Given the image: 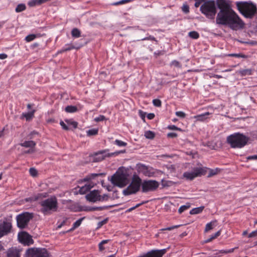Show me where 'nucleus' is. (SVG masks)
Masks as SVG:
<instances>
[{
    "instance_id": "obj_1",
    "label": "nucleus",
    "mask_w": 257,
    "mask_h": 257,
    "mask_svg": "<svg viewBox=\"0 0 257 257\" xmlns=\"http://www.w3.org/2000/svg\"><path fill=\"white\" fill-rule=\"evenodd\" d=\"M217 6L219 12L217 15L216 23L226 26L234 12L226 0H217Z\"/></svg>"
},
{
    "instance_id": "obj_2",
    "label": "nucleus",
    "mask_w": 257,
    "mask_h": 257,
    "mask_svg": "<svg viewBox=\"0 0 257 257\" xmlns=\"http://www.w3.org/2000/svg\"><path fill=\"white\" fill-rule=\"evenodd\" d=\"M239 12L246 18L252 19L257 14V8L251 2H240L236 3Z\"/></svg>"
},
{
    "instance_id": "obj_3",
    "label": "nucleus",
    "mask_w": 257,
    "mask_h": 257,
    "mask_svg": "<svg viewBox=\"0 0 257 257\" xmlns=\"http://www.w3.org/2000/svg\"><path fill=\"white\" fill-rule=\"evenodd\" d=\"M249 138L242 134L234 133L227 137L226 142L232 148H241L245 146Z\"/></svg>"
},
{
    "instance_id": "obj_4",
    "label": "nucleus",
    "mask_w": 257,
    "mask_h": 257,
    "mask_svg": "<svg viewBox=\"0 0 257 257\" xmlns=\"http://www.w3.org/2000/svg\"><path fill=\"white\" fill-rule=\"evenodd\" d=\"M40 204L41 206L40 211L44 215L50 214L52 212L56 211L58 209V202L55 196L41 201Z\"/></svg>"
},
{
    "instance_id": "obj_5",
    "label": "nucleus",
    "mask_w": 257,
    "mask_h": 257,
    "mask_svg": "<svg viewBox=\"0 0 257 257\" xmlns=\"http://www.w3.org/2000/svg\"><path fill=\"white\" fill-rule=\"evenodd\" d=\"M216 5L217 1H207L201 5L200 10L207 18L214 19L217 12Z\"/></svg>"
},
{
    "instance_id": "obj_6",
    "label": "nucleus",
    "mask_w": 257,
    "mask_h": 257,
    "mask_svg": "<svg viewBox=\"0 0 257 257\" xmlns=\"http://www.w3.org/2000/svg\"><path fill=\"white\" fill-rule=\"evenodd\" d=\"M141 184L142 180L139 177H134L131 183L125 189L123 190V194L126 196L136 193L140 190Z\"/></svg>"
},
{
    "instance_id": "obj_7",
    "label": "nucleus",
    "mask_w": 257,
    "mask_h": 257,
    "mask_svg": "<svg viewBox=\"0 0 257 257\" xmlns=\"http://www.w3.org/2000/svg\"><path fill=\"white\" fill-rule=\"evenodd\" d=\"M24 257H50V253L45 248L32 247L26 250Z\"/></svg>"
},
{
    "instance_id": "obj_8",
    "label": "nucleus",
    "mask_w": 257,
    "mask_h": 257,
    "mask_svg": "<svg viewBox=\"0 0 257 257\" xmlns=\"http://www.w3.org/2000/svg\"><path fill=\"white\" fill-rule=\"evenodd\" d=\"M33 218V214L27 212L19 214L16 217L18 227L21 229L26 228Z\"/></svg>"
},
{
    "instance_id": "obj_9",
    "label": "nucleus",
    "mask_w": 257,
    "mask_h": 257,
    "mask_svg": "<svg viewBox=\"0 0 257 257\" xmlns=\"http://www.w3.org/2000/svg\"><path fill=\"white\" fill-rule=\"evenodd\" d=\"M226 26H227L232 30L237 31L242 29L244 27V23L234 12Z\"/></svg>"
},
{
    "instance_id": "obj_10",
    "label": "nucleus",
    "mask_w": 257,
    "mask_h": 257,
    "mask_svg": "<svg viewBox=\"0 0 257 257\" xmlns=\"http://www.w3.org/2000/svg\"><path fill=\"white\" fill-rule=\"evenodd\" d=\"M111 182L114 185L119 187H123L127 184V178L123 173H116L111 179Z\"/></svg>"
},
{
    "instance_id": "obj_11",
    "label": "nucleus",
    "mask_w": 257,
    "mask_h": 257,
    "mask_svg": "<svg viewBox=\"0 0 257 257\" xmlns=\"http://www.w3.org/2000/svg\"><path fill=\"white\" fill-rule=\"evenodd\" d=\"M206 172V168H195L191 172H184L183 177L187 180H192L196 177L205 175Z\"/></svg>"
},
{
    "instance_id": "obj_12",
    "label": "nucleus",
    "mask_w": 257,
    "mask_h": 257,
    "mask_svg": "<svg viewBox=\"0 0 257 257\" xmlns=\"http://www.w3.org/2000/svg\"><path fill=\"white\" fill-rule=\"evenodd\" d=\"M159 183L156 180H144L142 182V191L144 193L154 191L159 187Z\"/></svg>"
},
{
    "instance_id": "obj_13",
    "label": "nucleus",
    "mask_w": 257,
    "mask_h": 257,
    "mask_svg": "<svg viewBox=\"0 0 257 257\" xmlns=\"http://www.w3.org/2000/svg\"><path fill=\"white\" fill-rule=\"evenodd\" d=\"M12 228V225L11 222L6 220L1 222L0 223V238L10 233Z\"/></svg>"
},
{
    "instance_id": "obj_14",
    "label": "nucleus",
    "mask_w": 257,
    "mask_h": 257,
    "mask_svg": "<svg viewBox=\"0 0 257 257\" xmlns=\"http://www.w3.org/2000/svg\"><path fill=\"white\" fill-rule=\"evenodd\" d=\"M18 237L21 242L29 245L33 243L34 241L32 236L25 231H22L19 233Z\"/></svg>"
},
{
    "instance_id": "obj_15",
    "label": "nucleus",
    "mask_w": 257,
    "mask_h": 257,
    "mask_svg": "<svg viewBox=\"0 0 257 257\" xmlns=\"http://www.w3.org/2000/svg\"><path fill=\"white\" fill-rule=\"evenodd\" d=\"M99 197V192L96 190L91 191L86 196V198L87 200L93 202L98 201Z\"/></svg>"
},
{
    "instance_id": "obj_16",
    "label": "nucleus",
    "mask_w": 257,
    "mask_h": 257,
    "mask_svg": "<svg viewBox=\"0 0 257 257\" xmlns=\"http://www.w3.org/2000/svg\"><path fill=\"white\" fill-rule=\"evenodd\" d=\"M22 249L16 247L10 248L7 251V257H20Z\"/></svg>"
},
{
    "instance_id": "obj_17",
    "label": "nucleus",
    "mask_w": 257,
    "mask_h": 257,
    "mask_svg": "<svg viewBox=\"0 0 257 257\" xmlns=\"http://www.w3.org/2000/svg\"><path fill=\"white\" fill-rule=\"evenodd\" d=\"M108 156L105 151H101L96 153L93 157V161L98 162L104 160L105 157Z\"/></svg>"
},
{
    "instance_id": "obj_18",
    "label": "nucleus",
    "mask_w": 257,
    "mask_h": 257,
    "mask_svg": "<svg viewBox=\"0 0 257 257\" xmlns=\"http://www.w3.org/2000/svg\"><path fill=\"white\" fill-rule=\"evenodd\" d=\"M139 170L140 172L142 173L145 176L149 177L152 176V173L149 170L148 167L144 165H141L140 166H139Z\"/></svg>"
},
{
    "instance_id": "obj_19",
    "label": "nucleus",
    "mask_w": 257,
    "mask_h": 257,
    "mask_svg": "<svg viewBox=\"0 0 257 257\" xmlns=\"http://www.w3.org/2000/svg\"><path fill=\"white\" fill-rule=\"evenodd\" d=\"M217 221L213 220L211 221L210 222L207 223L206 225L205 228L204 229V231L205 232L209 231V230L212 229L214 227L216 226Z\"/></svg>"
},
{
    "instance_id": "obj_20",
    "label": "nucleus",
    "mask_w": 257,
    "mask_h": 257,
    "mask_svg": "<svg viewBox=\"0 0 257 257\" xmlns=\"http://www.w3.org/2000/svg\"><path fill=\"white\" fill-rule=\"evenodd\" d=\"M82 46H83V45H79L78 46H73L72 45H68V47H67L66 48H64L61 49V50H60L58 52V53H61L64 52L69 51V50H70L71 49H78L80 47H81Z\"/></svg>"
},
{
    "instance_id": "obj_21",
    "label": "nucleus",
    "mask_w": 257,
    "mask_h": 257,
    "mask_svg": "<svg viewBox=\"0 0 257 257\" xmlns=\"http://www.w3.org/2000/svg\"><path fill=\"white\" fill-rule=\"evenodd\" d=\"M21 146L25 148H34L36 146V143L33 141H25L21 144Z\"/></svg>"
},
{
    "instance_id": "obj_22",
    "label": "nucleus",
    "mask_w": 257,
    "mask_h": 257,
    "mask_svg": "<svg viewBox=\"0 0 257 257\" xmlns=\"http://www.w3.org/2000/svg\"><path fill=\"white\" fill-rule=\"evenodd\" d=\"M47 194V193H39L37 196L34 197L29 198L28 199H26L27 201H36L40 198L46 197Z\"/></svg>"
},
{
    "instance_id": "obj_23",
    "label": "nucleus",
    "mask_w": 257,
    "mask_h": 257,
    "mask_svg": "<svg viewBox=\"0 0 257 257\" xmlns=\"http://www.w3.org/2000/svg\"><path fill=\"white\" fill-rule=\"evenodd\" d=\"M84 217H82V218H81L80 219H79L78 220H77L76 221H75L74 223H73V227L69 230L67 231L66 232H69V231H72L73 230H74L75 228L78 227L82 220L84 219Z\"/></svg>"
},
{
    "instance_id": "obj_24",
    "label": "nucleus",
    "mask_w": 257,
    "mask_h": 257,
    "mask_svg": "<svg viewBox=\"0 0 257 257\" xmlns=\"http://www.w3.org/2000/svg\"><path fill=\"white\" fill-rule=\"evenodd\" d=\"M204 208V206H202L199 207L194 208L190 211L191 214H197L202 212Z\"/></svg>"
},
{
    "instance_id": "obj_25",
    "label": "nucleus",
    "mask_w": 257,
    "mask_h": 257,
    "mask_svg": "<svg viewBox=\"0 0 257 257\" xmlns=\"http://www.w3.org/2000/svg\"><path fill=\"white\" fill-rule=\"evenodd\" d=\"M209 114H210V113L207 112L205 113L198 115L195 116V118H196L197 120L203 121L205 119L207 118V116L209 115Z\"/></svg>"
},
{
    "instance_id": "obj_26",
    "label": "nucleus",
    "mask_w": 257,
    "mask_h": 257,
    "mask_svg": "<svg viewBox=\"0 0 257 257\" xmlns=\"http://www.w3.org/2000/svg\"><path fill=\"white\" fill-rule=\"evenodd\" d=\"M221 171L219 168H216L215 169H209V173L208 175V177H211L213 176L218 174Z\"/></svg>"
},
{
    "instance_id": "obj_27",
    "label": "nucleus",
    "mask_w": 257,
    "mask_h": 257,
    "mask_svg": "<svg viewBox=\"0 0 257 257\" xmlns=\"http://www.w3.org/2000/svg\"><path fill=\"white\" fill-rule=\"evenodd\" d=\"M65 110L67 112L72 113L77 110V107L75 106L68 105L65 107Z\"/></svg>"
},
{
    "instance_id": "obj_28",
    "label": "nucleus",
    "mask_w": 257,
    "mask_h": 257,
    "mask_svg": "<svg viewBox=\"0 0 257 257\" xmlns=\"http://www.w3.org/2000/svg\"><path fill=\"white\" fill-rule=\"evenodd\" d=\"M91 188V186L89 185H85L79 189V192L80 194H85L86 192L88 191Z\"/></svg>"
},
{
    "instance_id": "obj_29",
    "label": "nucleus",
    "mask_w": 257,
    "mask_h": 257,
    "mask_svg": "<svg viewBox=\"0 0 257 257\" xmlns=\"http://www.w3.org/2000/svg\"><path fill=\"white\" fill-rule=\"evenodd\" d=\"M252 73V70L250 69H242L239 71V73L241 76H246L251 75Z\"/></svg>"
},
{
    "instance_id": "obj_30",
    "label": "nucleus",
    "mask_w": 257,
    "mask_h": 257,
    "mask_svg": "<svg viewBox=\"0 0 257 257\" xmlns=\"http://www.w3.org/2000/svg\"><path fill=\"white\" fill-rule=\"evenodd\" d=\"M103 175V174H102V173H98V174L97 173H93V174H91L89 175L88 176H87V177L84 179V180L85 181L90 180L94 179L96 177L102 176Z\"/></svg>"
},
{
    "instance_id": "obj_31",
    "label": "nucleus",
    "mask_w": 257,
    "mask_h": 257,
    "mask_svg": "<svg viewBox=\"0 0 257 257\" xmlns=\"http://www.w3.org/2000/svg\"><path fill=\"white\" fill-rule=\"evenodd\" d=\"M220 234V231L219 230L216 232L214 234L211 236V237L207 239L204 241V243H208L211 241L213 239L217 238Z\"/></svg>"
},
{
    "instance_id": "obj_32",
    "label": "nucleus",
    "mask_w": 257,
    "mask_h": 257,
    "mask_svg": "<svg viewBox=\"0 0 257 257\" xmlns=\"http://www.w3.org/2000/svg\"><path fill=\"white\" fill-rule=\"evenodd\" d=\"M72 37L75 38H79L80 37L81 32L77 28H74L71 31Z\"/></svg>"
},
{
    "instance_id": "obj_33",
    "label": "nucleus",
    "mask_w": 257,
    "mask_h": 257,
    "mask_svg": "<svg viewBox=\"0 0 257 257\" xmlns=\"http://www.w3.org/2000/svg\"><path fill=\"white\" fill-rule=\"evenodd\" d=\"M145 136L147 139H153L155 137V134L152 131H148L145 132Z\"/></svg>"
},
{
    "instance_id": "obj_34",
    "label": "nucleus",
    "mask_w": 257,
    "mask_h": 257,
    "mask_svg": "<svg viewBox=\"0 0 257 257\" xmlns=\"http://www.w3.org/2000/svg\"><path fill=\"white\" fill-rule=\"evenodd\" d=\"M189 36L194 39H197L199 37V33L196 31H191L188 34Z\"/></svg>"
},
{
    "instance_id": "obj_35",
    "label": "nucleus",
    "mask_w": 257,
    "mask_h": 257,
    "mask_svg": "<svg viewBox=\"0 0 257 257\" xmlns=\"http://www.w3.org/2000/svg\"><path fill=\"white\" fill-rule=\"evenodd\" d=\"M26 9V6L24 4H21L17 6L16 8V11L17 13H19L24 11Z\"/></svg>"
},
{
    "instance_id": "obj_36",
    "label": "nucleus",
    "mask_w": 257,
    "mask_h": 257,
    "mask_svg": "<svg viewBox=\"0 0 257 257\" xmlns=\"http://www.w3.org/2000/svg\"><path fill=\"white\" fill-rule=\"evenodd\" d=\"M98 129H91L87 131V135L88 136L96 135L98 134Z\"/></svg>"
},
{
    "instance_id": "obj_37",
    "label": "nucleus",
    "mask_w": 257,
    "mask_h": 257,
    "mask_svg": "<svg viewBox=\"0 0 257 257\" xmlns=\"http://www.w3.org/2000/svg\"><path fill=\"white\" fill-rule=\"evenodd\" d=\"M228 56L229 57H237V58H247V56L246 55L242 54L241 53H239V54L232 53V54H228Z\"/></svg>"
},
{
    "instance_id": "obj_38",
    "label": "nucleus",
    "mask_w": 257,
    "mask_h": 257,
    "mask_svg": "<svg viewBox=\"0 0 257 257\" xmlns=\"http://www.w3.org/2000/svg\"><path fill=\"white\" fill-rule=\"evenodd\" d=\"M190 205L189 204H186V205H182L181 206L179 210H178V212L179 213H182L183 211H184L185 210H187V209H188L189 207H190Z\"/></svg>"
},
{
    "instance_id": "obj_39",
    "label": "nucleus",
    "mask_w": 257,
    "mask_h": 257,
    "mask_svg": "<svg viewBox=\"0 0 257 257\" xmlns=\"http://www.w3.org/2000/svg\"><path fill=\"white\" fill-rule=\"evenodd\" d=\"M34 112L35 110H33L31 112L23 114V115L26 117L27 120H29L33 116Z\"/></svg>"
},
{
    "instance_id": "obj_40",
    "label": "nucleus",
    "mask_w": 257,
    "mask_h": 257,
    "mask_svg": "<svg viewBox=\"0 0 257 257\" xmlns=\"http://www.w3.org/2000/svg\"><path fill=\"white\" fill-rule=\"evenodd\" d=\"M146 202H143L141 203H139V204H137L136 206L133 207H131L129 209H128L126 211V212H131L132 211L134 210V209H135L136 208L140 207L141 205L144 204V203H145Z\"/></svg>"
},
{
    "instance_id": "obj_41",
    "label": "nucleus",
    "mask_w": 257,
    "mask_h": 257,
    "mask_svg": "<svg viewBox=\"0 0 257 257\" xmlns=\"http://www.w3.org/2000/svg\"><path fill=\"white\" fill-rule=\"evenodd\" d=\"M36 37V36L34 34H31L27 36L25 40L27 42H30L34 40V39Z\"/></svg>"
},
{
    "instance_id": "obj_42",
    "label": "nucleus",
    "mask_w": 257,
    "mask_h": 257,
    "mask_svg": "<svg viewBox=\"0 0 257 257\" xmlns=\"http://www.w3.org/2000/svg\"><path fill=\"white\" fill-rule=\"evenodd\" d=\"M114 144L119 147L125 146L126 145V143L118 140H116L114 142Z\"/></svg>"
},
{
    "instance_id": "obj_43",
    "label": "nucleus",
    "mask_w": 257,
    "mask_h": 257,
    "mask_svg": "<svg viewBox=\"0 0 257 257\" xmlns=\"http://www.w3.org/2000/svg\"><path fill=\"white\" fill-rule=\"evenodd\" d=\"M108 199V196L107 194H103L102 196L99 194V197L98 198L99 201H103L107 200Z\"/></svg>"
},
{
    "instance_id": "obj_44",
    "label": "nucleus",
    "mask_w": 257,
    "mask_h": 257,
    "mask_svg": "<svg viewBox=\"0 0 257 257\" xmlns=\"http://www.w3.org/2000/svg\"><path fill=\"white\" fill-rule=\"evenodd\" d=\"M29 172L33 177H35L37 175V171L34 168H31L29 170Z\"/></svg>"
},
{
    "instance_id": "obj_45",
    "label": "nucleus",
    "mask_w": 257,
    "mask_h": 257,
    "mask_svg": "<svg viewBox=\"0 0 257 257\" xmlns=\"http://www.w3.org/2000/svg\"><path fill=\"white\" fill-rule=\"evenodd\" d=\"M182 11L185 14H187L189 12V7L186 4H184L182 7Z\"/></svg>"
},
{
    "instance_id": "obj_46",
    "label": "nucleus",
    "mask_w": 257,
    "mask_h": 257,
    "mask_svg": "<svg viewBox=\"0 0 257 257\" xmlns=\"http://www.w3.org/2000/svg\"><path fill=\"white\" fill-rule=\"evenodd\" d=\"M180 226H181L180 225H174V226H171V227H167V228H162V229H161V231L171 230H172L173 229L177 228L179 227Z\"/></svg>"
},
{
    "instance_id": "obj_47",
    "label": "nucleus",
    "mask_w": 257,
    "mask_h": 257,
    "mask_svg": "<svg viewBox=\"0 0 257 257\" xmlns=\"http://www.w3.org/2000/svg\"><path fill=\"white\" fill-rule=\"evenodd\" d=\"M153 103L155 106L159 107L161 106V101L159 99H154L153 101Z\"/></svg>"
},
{
    "instance_id": "obj_48",
    "label": "nucleus",
    "mask_w": 257,
    "mask_h": 257,
    "mask_svg": "<svg viewBox=\"0 0 257 257\" xmlns=\"http://www.w3.org/2000/svg\"><path fill=\"white\" fill-rule=\"evenodd\" d=\"M175 114L177 116H178L179 117H181V118H184L186 116V114L184 112L181 111H176L175 112Z\"/></svg>"
},
{
    "instance_id": "obj_49",
    "label": "nucleus",
    "mask_w": 257,
    "mask_h": 257,
    "mask_svg": "<svg viewBox=\"0 0 257 257\" xmlns=\"http://www.w3.org/2000/svg\"><path fill=\"white\" fill-rule=\"evenodd\" d=\"M105 119V117L104 115H100L98 117H95L94 118V120L96 122H98L100 121H103Z\"/></svg>"
},
{
    "instance_id": "obj_50",
    "label": "nucleus",
    "mask_w": 257,
    "mask_h": 257,
    "mask_svg": "<svg viewBox=\"0 0 257 257\" xmlns=\"http://www.w3.org/2000/svg\"><path fill=\"white\" fill-rule=\"evenodd\" d=\"M171 65L174 66L175 67H178V68H180L181 67V65L180 63H179V62H178L176 60L173 61L171 62Z\"/></svg>"
},
{
    "instance_id": "obj_51",
    "label": "nucleus",
    "mask_w": 257,
    "mask_h": 257,
    "mask_svg": "<svg viewBox=\"0 0 257 257\" xmlns=\"http://www.w3.org/2000/svg\"><path fill=\"white\" fill-rule=\"evenodd\" d=\"M139 115H140V117H141V118L144 120V121H145L146 113L143 111L141 110H140L139 111Z\"/></svg>"
},
{
    "instance_id": "obj_52",
    "label": "nucleus",
    "mask_w": 257,
    "mask_h": 257,
    "mask_svg": "<svg viewBox=\"0 0 257 257\" xmlns=\"http://www.w3.org/2000/svg\"><path fill=\"white\" fill-rule=\"evenodd\" d=\"M107 219H105L101 221L98 222L97 223V228L101 227L102 225L105 224L107 222Z\"/></svg>"
},
{
    "instance_id": "obj_53",
    "label": "nucleus",
    "mask_w": 257,
    "mask_h": 257,
    "mask_svg": "<svg viewBox=\"0 0 257 257\" xmlns=\"http://www.w3.org/2000/svg\"><path fill=\"white\" fill-rule=\"evenodd\" d=\"M28 4L30 7H34L36 5H39L38 0L32 1L30 2Z\"/></svg>"
},
{
    "instance_id": "obj_54",
    "label": "nucleus",
    "mask_w": 257,
    "mask_h": 257,
    "mask_svg": "<svg viewBox=\"0 0 257 257\" xmlns=\"http://www.w3.org/2000/svg\"><path fill=\"white\" fill-rule=\"evenodd\" d=\"M153 40L156 42H158L157 40L156 39V38L152 36H149L148 37H146V38H143L142 39V40Z\"/></svg>"
},
{
    "instance_id": "obj_55",
    "label": "nucleus",
    "mask_w": 257,
    "mask_h": 257,
    "mask_svg": "<svg viewBox=\"0 0 257 257\" xmlns=\"http://www.w3.org/2000/svg\"><path fill=\"white\" fill-rule=\"evenodd\" d=\"M196 1L195 3V7L196 8H198L199 7V6L200 5L201 3L204 2V0H195Z\"/></svg>"
},
{
    "instance_id": "obj_56",
    "label": "nucleus",
    "mask_w": 257,
    "mask_h": 257,
    "mask_svg": "<svg viewBox=\"0 0 257 257\" xmlns=\"http://www.w3.org/2000/svg\"><path fill=\"white\" fill-rule=\"evenodd\" d=\"M60 124L64 130H69V127H68V126L63 121H61L60 122Z\"/></svg>"
},
{
    "instance_id": "obj_57",
    "label": "nucleus",
    "mask_w": 257,
    "mask_h": 257,
    "mask_svg": "<svg viewBox=\"0 0 257 257\" xmlns=\"http://www.w3.org/2000/svg\"><path fill=\"white\" fill-rule=\"evenodd\" d=\"M168 128L169 130H179V131L181 130V128H178V127H177L176 126H175L174 125H169V126H168Z\"/></svg>"
},
{
    "instance_id": "obj_58",
    "label": "nucleus",
    "mask_w": 257,
    "mask_h": 257,
    "mask_svg": "<svg viewBox=\"0 0 257 257\" xmlns=\"http://www.w3.org/2000/svg\"><path fill=\"white\" fill-rule=\"evenodd\" d=\"M257 236V229L255 231L251 232L248 235V237L251 238Z\"/></svg>"
},
{
    "instance_id": "obj_59",
    "label": "nucleus",
    "mask_w": 257,
    "mask_h": 257,
    "mask_svg": "<svg viewBox=\"0 0 257 257\" xmlns=\"http://www.w3.org/2000/svg\"><path fill=\"white\" fill-rule=\"evenodd\" d=\"M167 136L170 138H175L177 136V135L175 133H169L168 134Z\"/></svg>"
},
{
    "instance_id": "obj_60",
    "label": "nucleus",
    "mask_w": 257,
    "mask_h": 257,
    "mask_svg": "<svg viewBox=\"0 0 257 257\" xmlns=\"http://www.w3.org/2000/svg\"><path fill=\"white\" fill-rule=\"evenodd\" d=\"M147 117L149 119H152L155 117V114L153 113H150L148 114Z\"/></svg>"
},
{
    "instance_id": "obj_61",
    "label": "nucleus",
    "mask_w": 257,
    "mask_h": 257,
    "mask_svg": "<svg viewBox=\"0 0 257 257\" xmlns=\"http://www.w3.org/2000/svg\"><path fill=\"white\" fill-rule=\"evenodd\" d=\"M219 253H227L226 250H220L216 252L215 253V255H217L219 254Z\"/></svg>"
},
{
    "instance_id": "obj_62",
    "label": "nucleus",
    "mask_w": 257,
    "mask_h": 257,
    "mask_svg": "<svg viewBox=\"0 0 257 257\" xmlns=\"http://www.w3.org/2000/svg\"><path fill=\"white\" fill-rule=\"evenodd\" d=\"M247 159L248 160L257 159V154L256 155H252V156H248L247 158Z\"/></svg>"
},
{
    "instance_id": "obj_63",
    "label": "nucleus",
    "mask_w": 257,
    "mask_h": 257,
    "mask_svg": "<svg viewBox=\"0 0 257 257\" xmlns=\"http://www.w3.org/2000/svg\"><path fill=\"white\" fill-rule=\"evenodd\" d=\"M129 1H130V0H122V1H119V2H117V3H116L115 4V5H119V4H124V3H126V2H128Z\"/></svg>"
},
{
    "instance_id": "obj_64",
    "label": "nucleus",
    "mask_w": 257,
    "mask_h": 257,
    "mask_svg": "<svg viewBox=\"0 0 257 257\" xmlns=\"http://www.w3.org/2000/svg\"><path fill=\"white\" fill-rule=\"evenodd\" d=\"M8 57L7 55L4 53L0 54V59H5L7 58Z\"/></svg>"
}]
</instances>
